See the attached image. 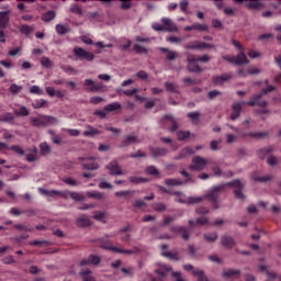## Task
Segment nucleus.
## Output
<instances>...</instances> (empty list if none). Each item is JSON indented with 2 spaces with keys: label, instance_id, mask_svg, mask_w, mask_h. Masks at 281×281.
Instances as JSON below:
<instances>
[{
  "label": "nucleus",
  "instance_id": "f257e3e1",
  "mask_svg": "<svg viewBox=\"0 0 281 281\" xmlns=\"http://www.w3.org/2000/svg\"><path fill=\"white\" fill-rule=\"evenodd\" d=\"M226 188H234L233 194L237 201H245V199H247L245 193H243L245 190V184L240 181V179H235L227 183L211 188L203 196H189L187 201L183 199H178L177 202L186 203L187 205H199L202 201L207 199L210 203H212L213 210H220L221 201L218 199H221V193L225 192Z\"/></svg>",
  "mask_w": 281,
  "mask_h": 281
},
{
  "label": "nucleus",
  "instance_id": "f03ea898",
  "mask_svg": "<svg viewBox=\"0 0 281 281\" xmlns=\"http://www.w3.org/2000/svg\"><path fill=\"white\" fill-rule=\"evenodd\" d=\"M30 122L35 128H47L58 123V119L52 115H38V117L31 116Z\"/></svg>",
  "mask_w": 281,
  "mask_h": 281
},
{
  "label": "nucleus",
  "instance_id": "7ed1b4c3",
  "mask_svg": "<svg viewBox=\"0 0 281 281\" xmlns=\"http://www.w3.org/2000/svg\"><path fill=\"white\" fill-rule=\"evenodd\" d=\"M191 164L189 166V170L195 171V172H203L205 168L207 167V160L201 156H194L191 160Z\"/></svg>",
  "mask_w": 281,
  "mask_h": 281
},
{
  "label": "nucleus",
  "instance_id": "20e7f679",
  "mask_svg": "<svg viewBox=\"0 0 281 281\" xmlns=\"http://www.w3.org/2000/svg\"><path fill=\"white\" fill-rule=\"evenodd\" d=\"M97 243H101V249H108V251H114L115 254H126L127 256H133V254H135V250H126L115 246H106L109 245V241H105L104 238L97 239Z\"/></svg>",
  "mask_w": 281,
  "mask_h": 281
},
{
  "label": "nucleus",
  "instance_id": "39448f33",
  "mask_svg": "<svg viewBox=\"0 0 281 281\" xmlns=\"http://www.w3.org/2000/svg\"><path fill=\"white\" fill-rule=\"evenodd\" d=\"M74 54L75 56H77V58H80V60H88L89 63H91L95 58V55H93V53L87 52L78 46L74 48Z\"/></svg>",
  "mask_w": 281,
  "mask_h": 281
},
{
  "label": "nucleus",
  "instance_id": "423d86ee",
  "mask_svg": "<svg viewBox=\"0 0 281 281\" xmlns=\"http://www.w3.org/2000/svg\"><path fill=\"white\" fill-rule=\"evenodd\" d=\"M105 169L110 170L109 175H111V177H120L124 175V171H122V167H120L117 160H112L105 166Z\"/></svg>",
  "mask_w": 281,
  "mask_h": 281
},
{
  "label": "nucleus",
  "instance_id": "0eeeda50",
  "mask_svg": "<svg viewBox=\"0 0 281 281\" xmlns=\"http://www.w3.org/2000/svg\"><path fill=\"white\" fill-rule=\"evenodd\" d=\"M227 63H231L232 65H248L249 59H247V55H245L244 52L239 53L237 56L225 58Z\"/></svg>",
  "mask_w": 281,
  "mask_h": 281
},
{
  "label": "nucleus",
  "instance_id": "6e6552de",
  "mask_svg": "<svg viewBox=\"0 0 281 281\" xmlns=\"http://www.w3.org/2000/svg\"><path fill=\"white\" fill-rule=\"evenodd\" d=\"M160 249H161V256H164V258H168L169 260H173L175 262H179V260H181L179 251L177 250H175L173 252L166 251L168 249V245L162 244L160 246Z\"/></svg>",
  "mask_w": 281,
  "mask_h": 281
},
{
  "label": "nucleus",
  "instance_id": "1a4fd4ad",
  "mask_svg": "<svg viewBox=\"0 0 281 281\" xmlns=\"http://www.w3.org/2000/svg\"><path fill=\"white\" fill-rule=\"evenodd\" d=\"M220 245L225 249H234V247H236V239L229 235H222L220 238Z\"/></svg>",
  "mask_w": 281,
  "mask_h": 281
},
{
  "label": "nucleus",
  "instance_id": "9d476101",
  "mask_svg": "<svg viewBox=\"0 0 281 281\" xmlns=\"http://www.w3.org/2000/svg\"><path fill=\"white\" fill-rule=\"evenodd\" d=\"M83 85L85 87H90V93H100V91H103L104 89V86L102 83H95V81H93L92 79H86Z\"/></svg>",
  "mask_w": 281,
  "mask_h": 281
},
{
  "label": "nucleus",
  "instance_id": "9b49d317",
  "mask_svg": "<svg viewBox=\"0 0 281 281\" xmlns=\"http://www.w3.org/2000/svg\"><path fill=\"white\" fill-rule=\"evenodd\" d=\"M133 144H139V138L137 136L126 135L121 140L119 148H128Z\"/></svg>",
  "mask_w": 281,
  "mask_h": 281
},
{
  "label": "nucleus",
  "instance_id": "f8f14e48",
  "mask_svg": "<svg viewBox=\"0 0 281 281\" xmlns=\"http://www.w3.org/2000/svg\"><path fill=\"white\" fill-rule=\"evenodd\" d=\"M149 153L154 159H157L158 157H166L168 155V149L165 147H149Z\"/></svg>",
  "mask_w": 281,
  "mask_h": 281
},
{
  "label": "nucleus",
  "instance_id": "ddd939ff",
  "mask_svg": "<svg viewBox=\"0 0 281 281\" xmlns=\"http://www.w3.org/2000/svg\"><path fill=\"white\" fill-rule=\"evenodd\" d=\"M237 3L245 5L248 10H262L265 8V4L260 1H238Z\"/></svg>",
  "mask_w": 281,
  "mask_h": 281
},
{
  "label": "nucleus",
  "instance_id": "4468645a",
  "mask_svg": "<svg viewBox=\"0 0 281 281\" xmlns=\"http://www.w3.org/2000/svg\"><path fill=\"white\" fill-rule=\"evenodd\" d=\"M172 271V267L161 265L158 269L155 270V273L158 278H161L162 280L168 278V274Z\"/></svg>",
  "mask_w": 281,
  "mask_h": 281
},
{
  "label": "nucleus",
  "instance_id": "2eb2a0df",
  "mask_svg": "<svg viewBox=\"0 0 281 281\" xmlns=\"http://www.w3.org/2000/svg\"><path fill=\"white\" fill-rule=\"evenodd\" d=\"M10 10L0 12V30H5L10 25Z\"/></svg>",
  "mask_w": 281,
  "mask_h": 281
},
{
  "label": "nucleus",
  "instance_id": "dca6fc26",
  "mask_svg": "<svg viewBox=\"0 0 281 281\" xmlns=\"http://www.w3.org/2000/svg\"><path fill=\"white\" fill-rule=\"evenodd\" d=\"M162 26L165 27V32H178L179 29L172 23V20L168 18L161 19Z\"/></svg>",
  "mask_w": 281,
  "mask_h": 281
},
{
  "label": "nucleus",
  "instance_id": "f3484780",
  "mask_svg": "<svg viewBox=\"0 0 281 281\" xmlns=\"http://www.w3.org/2000/svg\"><path fill=\"white\" fill-rule=\"evenodd\" d=\"M232 72H226L221 76L213 77V85H223L224 82H228V80H232Z\"/></svg>",
  "mask_w": 281,
  "mask_h": 281
},
{
  "label": "nucleus",
  "instance_id": "a211bd4d",
  "mask_svg": "<svg viewBox=\"0 0 281 281\" xmlns=\"http://www.w3.org/2000/svg\"><path fill=\"white\" fill-rule=\"evenodd\" d=\"M232 113H231V120L235 121L240 117V113L243 112V104L240 103H235L232 105Z\"/></svg>",
  "mask_w": 281,
  "mask_h": 281
},
{
  "label": "nucleus",
  "instance_id": "6ab92c4d",
  "mask_svg": "<svg viewBox=\"0 0 281 281\" xmlns=\"http://www.w3.org/2000/svg\"><path fill=\"white\" fill-rule=\"evenodd\" d=\"M273 146L263 147L261 149H258L257 157L263 161L266 159L267 155H270V153H273Z\"/></svg>",
  "mask_w": 281,
  "mask_h": 281
},
{
  "label": "nucleus",
  "instance_id": "aec40b11",
  "mask_svg": "<svg viewBox=\"0 0 281 281\" xmlns=\"http://www.w3.org/2000/svg\"><path fill=\"white\" fill-rule=\"evenodd\" d=\"M189 155H194V149H192L191 147H184L180 150L178 156L175 157V159H186V157H189Z\"/></svg>",
  "mask_w": 281,
  "mask_h": 281
},
{
  "label": "nucleus",
  "instance_id": "412c9836",
  "mask_svg": "<svg viewBox=\"0 0 281 281\" xmlns=\"http://www.w3.org/2000/svg\"><path fill=\"white\" fill-rule=\"evenodd\" d=\"M245 137H251L252 139H265V137H269L268 132H250L248 134H245Z\"/></svg>",
  "mask_w": 281,
  "mask_h": 281
},
{
  "label": "nucleus",
  "instance_id": "4be33fe9",
  "mask_svg": "<svg viewBox=\"0 0 281 281\" xmlns=\"http://www.w3.org/2000/svg\"><path fill=\"white\" fill-rule=\"evenodd\" d=\"M85 137H93L94 135H102V132L93 126L88 125V130L83 131Z\"/></svg>",
  "mask_w": 281,
  "mask_h": 281
},
{
  "label": "nucleus",
  "instance_id": "5701e85b",
  "mask_svg": "<svg viewBox=\"0 0 281 281\" xmlns=\"http://www.w3.org/2000/svg\"><path fill=\"white\" fill-rule=\"evenodd\" d=\"M91 270H81L79 276L82 281H95V277L91 276Z\"/></svg>",
  "mask_w": 281,
  "mask_h": 281
},
{
  "label": "nucleus",
  "instance_id": "b1692460",
  "mask_svg": "<svg viewBox=\"0 0 281 281\" xmlns=\"http://www.w3.org/2000/svg\"><path fill=\"white\" fill-rule=\"evenodd\" d=\"M54 19H56V11L54 10H49L42 14V21H44V23H49V21H54Z\"/></svg>",
  "mask_w": 281,
  "mask_h": 281
},
{
  "label": "nucleus",
  "instance_id": "393cba45",
  "mask_svg": "<svg viewBox=\"0 0 281 281\" xmlns=\"http://www.w3.org/2000/svg\"><path fill=\"white\" fill-rule=\"evenodd\" d=\"M120 109H122V104L120 102H113L103 108V110L108 113H111L113 111H120Z\"/></svg>",
  "mask_w": 281,
  "mask_h": 281
},
{
  "label": "nucleus",
  "instance_id": "a878e982",
  "mask_svg": "<svg viewBox=\"0 0 281 281\" xmlns=\"http://www.w3.org/2000/svg\"><path fill=\"white\" fill-rule=\"evenodd\" d=\"M159 49L162 52V54H167V60H177V52L164 47H160Z\"/></svg>",
  "mask_w": 281,
  "mask_h": 281
},
{
  "label": "nucleus",
  "instance_id": "bb28decb",
  "mask_svg": "<svg viewBox=\"0 0 281 281\" xmlns=\"http://www.w3.org/2000/svg\"><path fill=\"white\" fill-rule=\"evenodd\" d=\"M187 69L190 71V74H202L203 68L199 66V64H188Z\"/></svg>",
  "mask_w": 281,
  "mask_h": 281
},
{
  "label": "nucleus",
  "instance_id": "cd10ccee",
  "mask_svg": "<svg viewBox=\"0 0 281 281\" xmlns=\"http://www.w3.org/2000/svg\"><path fill=\"white\" fill-rule=\"evenodd\" d=\"M55 30H56L57 34H59V36H65V34H69V32H71V29H69L63 24H57L55 26Z\"/></svg>",
  "mask_w": 281,
  "mask_h": 281
},
{
  "label": "nucleus",
  "instance_id": "c85d7f7f",
  "mask_svg": "<svg viewBox=\"0 0 281 281\" xmlns=\"http://www.w3.org/2000/svg\"><path fill=\"white\" fill-rule=\"evenodd\" d=\"M77 227H89L91 225V220L86 217H79L76 220Z\"/></svg>",
  "mask_w": 281,
  "mask_h": 281
},
{
  "label": "nucleus",
  "instance_id": "c756f323",
  "mask_svg": "<svg viewBox=\"0 0 281 281\" xmlns=\"http://www.w3.org/2000/svg\"><path fill=\"white\" fill-rule=\"evenodd\" d=\"M165 184H167L168 188H173L175 186H183V181L180 179L169 178L165 180Z\"/></svg>",
  "mask_w": 281,
  "mask_h": 281
},
{
  "label": "nucleus",
  "instance_id": "7c9ffc66",
  "mask_svg": "<svg viewBox=\"0 0 281 281\" xmlns=\"http://www.w3.org/2000/svg\"><path fill=\"white\" fill-rule=\"evenodd\" d=\"M204 240L206 243H216L218 240V234L217 233H207L203 235Z\"/></svg>",
  "mask_w": 281,
  "mask_h": 281
},
{
  "label": "nucleus",
  "instance_id": "2f4dec72",
  "mask_svg": "<svg viewBox=\"0 0 281 281\" xmlns=\"http://www.w3.org/2000/svg\"><path fill=\"white\" fill-rule=\"evenodd\" d=\"M14 113L18 117H27L30 115V111L25 106H20L19 110H14Z\"/></svg>",
  "mask_w": 281,
  "mask_h": 281
},
{
  "label": "nucleus",
  "instance_id": "473e14b6",
  "mask_svg": "<svg viewBox=\"0 0 281 281\" xmlns=\"http://www.w3.org/2000/svg\"><path fill=\"white\" fill-rule=\"evenodd\" d=\"M87 196H89V199H95V201H102V199H104V193H101V192H91V191H88L87 193Z\"/></svg>",
  "mask_w": 281,
  "mask_h": 281
},
{
  "label": "nucleus",
  "instance_id": "72a5a7b5",
  "mask_svg": "<svg viewBox=\"0 0 281 281\" xmlns=\"http://www.w3.org/2000/svg\"><path fill=\"white\" fill-rule=\"evenodd\" d=\"M128 181H130V183H136V184L148 183V179L142 178V177H137V176H131L128 178Z\"/></svg>",
  "mask_w": 281,
  "mask_h": 281
},
{
  "label": "nucleus",
  "instance_id": "f704fd0d",
  "mask_svg": "<svg viewBox=\"0 0 281 281\" xmlns=\"http://www.w3.org/2000/svg\"><path fill=\"white\" fill-rule=\"evenodd\" d=\"M9 91H10V93H12V95H19V93H21V91H23V87L16 85V83H12L9 87Z\"/></svg>",
  "mask_w": 281,
  "mask_h": 281
},
{
  "label": "nucleus",
  "instance_id": "c9c22d12",
  "mask_svg": "<svg viewBox=\"0 0 281 281\" xmlns=\"http://www.w3.org/2000/svg\"><path fill=\"white\" fill-rule=\"evenodd\" d=\"M192 273L196 276L198 281H210V279H207V276H205V272L203 270H193Z\"/></svg>",
  "mask_w": 281,
  "mask_h": 281
},
{
  "label": "nucleus",
  "instance_id": "e433bc0d",
  "mask_svg": "<svg viewBox=\"0 0 281 281\" xmlns=\"http://www.w3.org/2000/svg\"><path fill=\"white\" fill-rule=\"evenodd\" d=\"M133 194H135V190L117 191L114 193V196L122 199V196H133Z\"/></svg>",
  "mask_w": 281,
  "mask_h": 281
},
{
  "label": "nucleus",
  "instance_id": "4c0bfd02",
  "mask_svg": "<svg viewBox=\"0 0 281 281\" xmlns=\"http://www.w3.org/2000/svg\"><path fill=\"white\" fill-rule=\"evenodd\" d=\"M82 170H98L100 165L98 162L81 164Z\"/></svg>",
  "mask_w": 281,
  "mask_h": 281
},
{
  "label": "nucleus",
  "instance_id": "58836bf2",
  "mask_svg": "<svg viewBox=\"0 0 281 281\" xmlns=\"http://www.w3.org/2000/svg\"><path fill=\"white\" fill-rule=\"evenodd\" d=\"M234 276H240V270L228 269L223 272V278H234Z\"/></svg>",
  "mask_w": 281,
  "mask_h": 281
},
{
  "label": "nucleus",
  "instance_id": "ea45409f",
  "mask_svg": "<svg viewBox=\"0 0 281 281\" xmlns=\"http://www.w3.org/2000/svg\"><path fill=\"white\" fill-rule=\"evenodd\" d=\"M41 65L45 69H52V67H54V65L52 64V60L48 57H42Z\"/></svg>",
  "mask_w": 281,
  "mask_h": 281
},
{
  "label": "nucleus",
  "instance_id": "a19ab883",
  "mask_svg": "<svg viewBox=\"0 0 281 281\" xmlns=\"http://www.w3.org/2000/svg\"><path fill=\"white\" fill-rule=\"evenodd\" d=\"M182 82H184V85H187L188 87H192V85H201V80L192 79L190 77L182 79Z\"/></svg>",
  "mask_w": 281,
  "mask_h": 281
},
{
  "label": "nucleus",
  "instance_id": "79ce46f5",
  "mask_svg": "<svg viewBox=\"0 0 281 281\" xmlns=\"http://www.w3.org/2000/svg\"><path fill=\"white\" fill-rule=\"evenodd\" d=\"M272 179L273 176L266 175L259 178H255V181L256 183H269V181H271Z\"/></svg>",
  "mask_w": 281,
  "mask_h": 281
},
{
  "label": "nucleus",
  "instance_id": "37998d69",
  "mask_svg": "<svg viewBox=\"0 0 281 281\" xmlns=\"http://www.w3.org/2000/svg\"><path fill=\"white\" fill-rule=\"evenodd\" d=\"M38 190L41 194H43L44 196H54V194H60V191H56V190L49 191L43 188H40Z\"/></svg>",
  "mask_w": 281,
  "mask_h": 281
},
{
  "label": "nucleus",
  "instance_id": "c03bdc74",
  "mask_svg": "<svg viewBox=\"0 0 281 281\" xmlns=\"http://www.w3.org/2000/svg\"><path fill=\"white\" fill-rule=\"evenodd\" d=\"M69 196H70V199H72V201H79V202L85 201V195H82L76 191L70 192Z\"/></svg>",
  "mask_w": 281,
  "mask_h": 281
},
{
  "label": "nucleus",
  "instance_id": "a18cd8bd",
  "mask_svg": "<svg viewBox=\"0 0 281 281\" xmlns=\"http://www.w3.org/2000/svg\"><path fill=\"white\" fill-rule=\"evenodd\" d=\"M188 137H190V132L187 131V132H183V131H179L177 133V139L178 142H183L184 139H188Z\"/></svg>",
  "mask_w": 281,
  "mask_h": 281
},
{
  "label": "nucleus",
  "instance_id": "49530a36",
  "mask_svg": "<svg viewBox=\"0 0 281 281\" xmlns=\"http://www.w3.org/2000/svg\"><path fill=\"white\" fill-rule=\"evenodd\" d=\"M41 155H49L52 153V148L47 145V143H42L40 145Z\"/></svg>",
  "mask_w": 281,
  "mask_h": 281
},
{
  "label": "nucleus",
  "instance_id": "de8ad7c7",
  "mask_svg": "<svg viewBox=\"0 0 281 281\" xmlns=\"http://www.w3.org/2000/svg\"><path fill=\"white\" fill-rule=\"evenodd\" d=\"M145 172L147 175L155 177V176L159 175V169L156 168L155 166H148V167H146Z\"/></svg>",
  "mask_w": 281,
  "mask_h": 281
},
{
  "label": "nucleus",
  "instance_id": "09e8293b",
  "mask_svg": "<svg viewBox=\"0 0 281 281\" xmlns=\"http://www.w3.org/2000/svg\"><path fill=\"white\" fill-rule=\"evenodd\" d=\"M193 30H195L196 32H207L209 26L207 24L193 23Z\"/></svg>",
  "mask_w": 281,
  "mask_h": 281
},
{
  "label": "nucleus",
  "instance_id": "8fccbe9b",
  "mask_svg": "<svg viewBox=\"0 0 281 281\" xmlns=\"http://www.w3.org/2000/svg\"><path fill=\"white\" fill-rule=\"evenodd\" d=\"M155 212H166L168 210V206H166L165 203L158 202L153 205Z\"/></svg>",
  "mask_w": 281,
  "mask_h": 281
},
{
  "label": "nucleus",
  "instance_id": "3c124183",
  "mask_svg": "<svg viewBox=\"0 0 281 281\" xmlns=\"http://www.w3.org/2000/svg\"><path fill=\"white\" fill-rule=\"evenodd\" d=\"M20 32L29 36V34H32V32H34V29L27 24H23L20 29Z\"/></svg>",
  "mask_w": 281,
  "mask_h": 281
},
{
  "label": "nucleus",
  "instance_id": "603ef678",
  "mask_svg": "<svg viewBox=\"0 0 281 281\" xmlns=\"http://www.w3.org/2000/svg\"><path fill=\"white\" fill-rule=\"evenodd\" d=\"M0 122H14L12 113L0 114Z\"/></svg>",
  "mask_w": 281,
  "mask_h": 281
},
{
  "label": "nucleus",
  "instance_id": "864d4df0",
  "mask_svg": "<svg viewBox=\"0 0 281 281\" xmlns=\"http://www.w3.org/2000/svg\"><path fill=\"white\" fill-rule=\"evenodd\" d=\"M133 49L136 54H148V49L139 44H134Z\"/></svg>",
  "mask_w": 281,
  "mask_h": 281
},
{
  "label": "nucleus",
  "instance_id": "5fc2aeb1",
  "mask_svg": "<svg viewBox=\"0 0 281 281\" xmlns=\"http://www.w3.org/2000/svg\"><path fill=\"white\" fill-rule=\"evenodd\" d=\"M260 98H262V94H255L254 98H251V99L247 102V105H248V106H256V104H258V101L260 100Z\"/></svg>",
  "mask_w": 281,
  "mask_h": 281
},
{
  "label": "nucleus",
  "instance_id": "6e6d98bb",
  "mask_svg": "<svg viewBox=\"0 0 281 281\" xmlns=\"http://www.w3.org/2000/svg\"><path fill=\"white\" fill-rule=\"evenodd\" d=\"M195 214H198L199 216H205V214H210V209L205 206H200L195 209Z\"/></svg>",
  "mask_w": 281,
  "mask_h": 281
},
{
  "label": "nucleus",
  "instance_id": "4d7b16f0",
  "mask_svg": "<svg viewBox=\"0 0 281 281\" xmlns=\"http://www.w3.org/2000/svg\"><path fill=\"white\" fill-rule=\"evenodd\" d=\"M29 245H31L32 247H41L43 245H49V241L35 239L30 241Z\"/></svg>",
  "mask_w": 281,
  "mask_h": 281
},
{
  "label": "nucleus",
  "instance_id": "13d9d810",
  "mask_svg": "<svg viewBox=\"0 0 281 281\" xmlns=\"http://www.w3.org/2000/svg\"><path fill=\"white\" fill-rule=\"evenodd\" d=\"M165 88L171 93H179V91L177 90V86H175V83L172 82H165Z\"/></svg>",
  "mask_w": 281,
  "mask_h": 281
},
{
  "label": "nucleus",
  "instance_id": "bf43d9fd",
  "mask_svg": "<svg viewBox=\"0 0 281 281\" xmlns=\"http://www.w3.org/2000/svg\"><path fill=\"white\" fill-rule=\"evenodd\" d=\"M198 49H214V45L198 41Z\"/></svg>",
  "mask_w": 281,
  "mask_h": 281
},
{
  "label": "nucleus",
  "instance_id": "052dcab7",
  "mask_svg": "<svg viewBox=\"0 0 281 281\" xmlns=\"http://www.w3.org/2000/svg\"><path fill=\"white\" fill-rule=\"evenodd\" d=\"M133 207H135L136 210H142V207H146V202L144 200H135L133 202Z\"/></svg>",
  "mask_w": 281,
  "mask_h": 281
},
{
  "label": "nucleus",
  "instance_id": "680f3d73",
  "mask_svg": "<svg viewBox=\"0 0 281 281\" xmlns=\"http://www.w3.org/2000/svg\"><path fill=\"white\" fill-rule=\"evenodd\" d=\"M10 150H13V153H16V155H20L21 157H23V155H25V150H23L21 148V146H19V145L11 146Z\"/></svg>",
  "mask_w": 281,
  "mask_h": 281
},
{
  "label": "nucleus",
  "instance_id": "e2e57ef3",
  "mask_svg": "<svg viewBox=\"0 0 281 281\" xmlns=\"http://www.w3.org/2000/svg\"><path fill=\"white\" fill-rule=\"evenodd\" d=\"M198 47H199V41H191L184 45L186 49H198Z\"/></svg>",
  "mask_w": 281,
  "mask_h": 281
},
{
  "label": "nucleus",
  "instance_id": "0e129e2a",
  "mask_svg": "<svg viewBox=\"0 0 281 281\" xmlns=\"http://www.w3.org/2000/svg\"><path fill=\"white\" fill-rule=\"evenodd\" d=\"M45 104H47V101L45 100H40V101H35L32 103L33 109H43V106H45Z\"/></svg>",
  "mask_w": 281,
  "mask_h": 281
},
{
  "label": "nucleus",
  "instance_id": "69168bd1",
  "mask_svg": "<svg viewBox=\"0 0 281 281\" xmlns=\"http://www.w3.org/2000/svg\"><path fill=\"white\" fill-rule=\"evenodd\" d=\"M187 117H189L190 120H193L195 122H199V117H201V113H199V112H189L187 114Z\"/></svg>",
  "mask_w": 281,
  "mask_h": 281
},
{
  "label": "nucleus",
  "instance_id": "338daca9",
  "mask_svg": "<svg viewBox=\"0 0 281 281\" xmlns=\"http://www.w3.org/2000/svg\"><path fill=\"white\" fill-rule=\"evenodd\" d=\"M70 12H72V14H78L79 16H82V9H80L78 5L72 4L70 8Z\"/></svg>",
  "mask_w": 281,
  "mask_h": 281
},
{
  "label": "nucleus",
  "instance_id": "774afa93",
  "mask_svg": "<svg viewBox=\"0 0 281 281\" xmlns=\"http://www.w3.org/2000/svg\"><path fill=\"white\" fill-rule=\"evenodd\" d=\"M267 161H268V166L273 167L278 164V158L276 156H270Z\"/></svg>",
  "mask_w": 281,
  "mask_h": 281
}]
</instances>
